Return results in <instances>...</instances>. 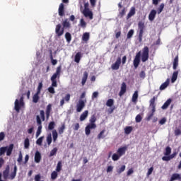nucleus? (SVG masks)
Segmentation results:
<instances>
[{
  "label": "nucleus",
  "instance_id": "nucleus-15",
  "mask_svg": "<svg viewBox=\"0 0 181 181\" xmlns=\"http://www.w3.org/2000/svg\"><path fill=\"white\" fill-rule=\"evenodd\" d=\"M64 4L63 3H61L59 6L58 8V13L59 16H64Z\"/></svg>",
  "mask_w": 181,
  "mask_h": 181
},
{
  "label": "nucleus",
  "instance_id": "nucleus-30",
  "mask_svg": "<svg viewBox=\"0 0 181 181\" xmlns=\"http://www.w3.org/2000/svg\"><path fill=\"white\" fill-rule=\"evenodd\" d=\"M135 7H132L129 13L127 16V19H129L132 16H134L135 15Z\"/></svg>",
  "mask_w": 181,
  "mask_h": 181
},
{
  "label": "nucleus",
  "instance_id": "nucleus-58",
  "mask_svg": "<svg viewBox=\"0 0 181 181\" xmlns=\"http://www.w3.org/2000/svg\"><path fill=\"white\" fill-rule=\"evenodd\" d=\"M54 87H55V86H53L52 85H51V86L49 88H48V91L51 94H54V93H56V91H54Z\"/></svg>",
  "mask_w": 181,
  "mask_h": 181
},
{
  "label": "nucleus",
  "instance_id": "nucleus-20",
  "mask_svg": "<svg viewBox=\"0 0 181 181\" xmlns=\"http://www.w3.org/2000/svg\"><path fill=\"white\" fill-rule=\"evenodd\" d=\"M169 84H170V79L167 78L166 81H165L163 83H162L161 86H160V90L161 91L165 90V88H167V87L169 86Z\"/></svg>",
  "mask_w": 181,
  "mask_h": 181
},
{
  "label": "nucleus",
  "instance_id": "nucleus-25",
  "mask_svg": "<svg viewBox=\"0 0 181 181\" xmlns=\"http://www.w3.org/2000/svg\"><path fill=\"white\" fill-rule=\"evenodd\" d=\"M81 57H83V55H81V52H78L76 54L74 57V62L75 63H80V60H81Z\"/></svg>",
  "mask_w": 181,
  "mask_h": 181
},
{
  "label": "nucleus",
  "instance_id": "nucleus-16",
  "mask_svg": "<svg viewBox=\"0 0 181 181\" xmlns=\"http://www.w3.org/2000/svg\"><path fill=\"white\" fill-rule=\"evenodd\" d=\"M25 105L22 104L21 105V102H19V100L16 99L15 101V110L17 112H19L21 111V108L23 107Z\"/></svg>",
  "mask_w": 181,
  "mask_h": 181
},
{
  "label": "nucleus",
  "instance_id": "nucleus-37",
  "mask_svg": "<svg viewBox=\"0 0 181 181\" xmlns=\"http://www.w3.org/2000/svg\"><path fill=\"white\" fill-rule=\"evenodd\" d=\"M65 39L67 43H70L71 42V34L70 33H65Z\"/></svg>",
  "mask_w": 181,
  "mask_h": 181
},
{
  "label": "nucleus",
  "instance_id": "nucleus-56",
  "mask_svg": "<svg viewBox=\"0 0 181 181\" xmlns=\"http://www.w3.org/2000/svg\"><path fill=\"white\" fill-rule=\"evenodd\" d=\"M40 115L41 117L42 121H45L46 117H45V110H40Z\"/></svg>",
  "mask_w": 181,
  "mask_h": 181
},
{
  "label": "nucleus",
  "instance_id": "nucleus-24",
  "mask_svg": "<svg viewBox=\"0 0 181 181\" xmlns=\"http://www.w3.org/2000/svg\"><path fill=\"white\" fill-rule=\"evenodd\" d=\"M181 180V176L178 173H174L172 175L170 181Z\"/></svg>",
  "mask_w": 181,
  "mask_h": 181
},
{
  "label": "nucleus",
  "instance_id": "nucleus-9",
  "mask_svg": "<svg viewBox=\"0 0 181 181\" xmlns=\"http://www.w3.org/2000/svg\"><path fill=\"white\" fill-rule=\"evenodd\" d=\"M121 66V57H118L113 64L111 66L112 70H118Z\"/></svg>",
  "mask_w": 181,
  "mask_h": 181
},
{
  "label": "nucleus",
  "instance_id": "nucleus-40",
  "mask_svg": "<svg viewBox=\"0 0 181 181\" xmlns=\"http://www.w3.org/2000/svg\"><path fill=\"white\" fill-rule=\"evenodd\" d=\"M131 132H132V127L128 126L124 128V134L126 135H129Z\"/></svg>",
  "mask_w": 181,
  "mask_h": 181
},
{
  "label": "nucleus",
  "instance_id": "nucleus-31",
  "mask_svg": "<svg viewBox=\"0 0 181 181\" xmlns=\"http://www.w3.org/2000/svg\"><path fill=\"white\" fill-rule=\"evenodd\" d=\"M82 40L83 42H88L90 40V33H84L82 36Z\"/></svg>",
  "mask_w": 181,
  "mask_h": 181
},
{
  "label": "nucleus",
  "instance_id": "nucleus-26",
  "mask_svg": "<svg viewBox=\"0 0 181 181\" xmlns=\"http://www.w3.org/2000/svg\"><path fill=\"white\" fill-rule=\"evenodd\" d=\"M87 117H88V110H85L80 116V121H86Z\"/></svg>",
  "mask_w": 181,
  "mask_h": 181
},
{
  "label": "nucleus",
  "instance_id": "nucleus-18",
  "mask_svg": "<svg viewBox=\"0 0 181 181\" xmlns=\"http://www.w3.org/2000/svg\"><path fill=\"white\" fill-rule=\"evenodd\" d=\"M176 155H177V153L174 152L173 154H171L168 156H163L162 158V160L165 161V162H169V160L173 159V158H175V156H176Z\"/></svg>",
  "mask_w": 181,
  "mask_h": 181
},
{
  "label": "nucleus",
  "instance_id": "nucleus-46",
  "mask_svg": "<svg viewBox=\"0 0 181 181\" xmlns=\"http://www.w3.org/2000/svg\"><path fill=\"white\" fill-rule=\"evenodd\" d=\"M57 153V148H54L49 153V158H52V156H54Z\"/></svg>",
  "mask_w": 181,
  "mask_h": 181
},
{
  "label": "nucleus",
  "instance_id": "nucleus-57",
  "mask_svg": "<svg viewBox=\"0 0 181 181\" xmlns=\"http://www.w3.org/2000/svg\"><path fill=\"white\" fill-rule=\"evenodd\" d=\"M54 122H49V125H48V129H49L50 131H52V129H54Z\"/></svg>",
  "mask_w": 181,
  "mask_h": 181
},
{
  "label": "nucleus",
  "instance_id": "nucleus-63",
  "mask_svg": "<svg viewBox=\"0 0 181 181\" xmlns=\"http://www.w3.org/2000/svg\"><path fill=\"white\" fill-rule=\"evenodd\" d=\"M70 94L68 93L66 95V96L63 98L65 101H66V103H69V101H70Z\"/></svg>",
  "mask_w": 181,
  "mask_h": 181
},
{
  "label": "nucleus",
  "instance_id": "nucleus-47",
  "mask_svg": "<svg viewBox=\"0 0 181 181\" xmlns=\"http://www.w3.org/2000/svg\"><path fill=\"white\" fill-rule=\"evenodd\" d=\"M125 168H126L125 165H122L121 168L117 169V173L119 175H121V173H122V172H124L125 170Z\"/></svg>",
  "mask_w": 181,
  "mask_h": 181
},
{
  "label": "nucleus",
  "instance_id": "nucleus-62",
  "mask_svg": "<svg viewBox=\"0 0 181 181\" xmlns=\"http://www.w3.org/2000/svg\"><path fill=\"white\" fill-rule=\"evenodd\" d=\"M152 172H153V167H151L147 172V176H151L152 175Z\"/></svg>",
  "mask_w": 181,
  "mask_h": 181
},
{
  "label": "nucleus",
  "instance_id": "nucleus-22",
  "mask_svg": "<svg viewBox=\"0 0 181 181\" xmlns=\"http://www.w3.org/2000/svg\"><path fill=\"white\" fill-rule=\"evenodd\" d=\"M16 172H18V167L16 165L14 166L13 171L11 173L8 179L11 180H13L15 177H16Z\"/></svg>",
  "mask_w": 181,
  "mask_h": 181
},
{
  "label": "nucleus",
  "instance_id": "nucleus-6",
  "mask_svg": "<svg viewBox=\"0 0 181 181\" xmlns=\"http://www.w3.org/2000/svg\"><path fill=\"white\" fill-rule=\"evenodd\" d=\"M36 119H37V124L38 125L37 130L36 132V138H39L40 134H42V119H40V116L37 115L36 116Z\"/></svg>",
  "mask_w": 181,
  "mask_h": 181
},
{
  "label": "nucleus",
  "instance_id": "nucleus-54",
  "mask_svg": "<svg viewBox=\"0 0 181 181\" xmlns=\"http://www.w3.org/2000/svg\"><path fill=\"white\" fill-rule=\"evenodd\" d=\"M80 25H81V28H85L87 26V23H86V21H84V19L81 18L80 20Z\"/></svg>",
  "mask_w": 181,
  "mask_h": 181
},
{
  "label": "nucleus",
  "instance_id": "nucleus-17",
  "mask_svg": "<svg viewBox=\"0 0 181 181\" xmlns=\"http://www.w3.org/2000/svg\"><path fill=\"white\" fill-rule=\"evenodd\" d=\"M50 112H52V104H49L47 106L46 110H45V115L47 120L50 118Z\"/></svg>",
  "mask_w": 181,
  "mask_h": 181
},
{
  "label": "nucleus",
  "instance_id": "nucleus-1",
  "mask_svg": "<svg viewBox=\"0 0 181 181\" xmlns=\"http://www.w3.org/2000/svg\"><path fill=\"white\" fill-rule=\"evenodd\" d=\"M141 59L142 63H145L149 60V47L148 46H145L142 49V53L141 51L136 54V56L133 60V66L134 69H138L139 64L141 63Z\"/></svg>",
  "mask_w": 181,
  "mask_h": 181
},
{
  "label": "nucleus",
  "instance_id": "nucleus-33",
  "mask_svg": "<svg viewBox=\"0 0 181 181\" xmlns=\"http://www.w3.org/2000/svg\"><path fill=\"white\" fill-rule=\"evenodd\" d=\"M179 74L178 71H175L173 72V76L171 77V83H175L176 80H177V75Z\"/></svg>",
  "mask_w": 181,
  "mask_h": 181
},
{
  "label": "nucleus",
  "instance_id": "nucleus-49",
  "mask_svg": "<svg viewBox=\"0 0 181 181\" xmlns=\"http://www.w3.org/2000/svg\"><path fill=\"white\" fill-rule=\"evenodd\" d=\"M42 88H43V83L42 82H40L37 88V93H38V94H40Z\"/></svg>",
  "mask_w": 181,
  "mask_h": 181
},
{
  "label": "nucleus",
  "instance_id": "nucleus-7",
  "mask_svg": "<svg viewBox=\"0 0 181 181\" xmlns=\"http://www.w3.org/2000/svg\"><path fill=\"white\" fill-rule=\"evenodd\" d=\"M55 33L58 37L63 36L64 34V28H62V24H58L56 25Z\"/></svg>",
  "mask_w": 181,
  "mask_h": 181
},
{
  "label": "nucleus",
  "instance_id": "nucleus-19",
  "mask_svg": "<svg viewBox=\"0 0 181 181\" xmlns=\"http://www.w3.org/2000/svg\"><path fill=\"white\" fill-rule=\"evenodd\" d=\"M62 26L64 29H70L71 28V24H70V22L69 21V19L66 18L63 22H62Z\"/></svg>",
  "mask_w": 181,
  "mask_h": 181
},
{
  "label": "nucleus",
  "instance_id": "nucleus-61",
  "mask_svg": "<svg viewBox=\"0 0 181 181\" xmlns=\"http://www.w3.org/2000/svg\"><path fill=\"white\" fill-rule=\"evenodd\" d=\"M146 76V74H145L144 71H141L139 74L140 78H145Z\"/></svg>",
  "mask_w": 181,
  "mask_h": 181
},
{
  "label": "nucleus",
  "instance_id": "nucleus-28",
  "mask_svg": "<svg viewBox=\"0 0 181 181\" xmlns=\"http://www.w3.org/2000/svg\"><path fill=\"white\" fill-rule=\"evenodd\" d=\"M64 129H66V123L62 122L61 127L58 128V132L59 135H62V134L64 133Z\"/></svg>",
  "mask_w": 181,
  "mask_h": 181
},
{
  "label": "nucleus",
  "instance_id": "nucleus-48",
  "mask_svg": "<svg viewBox=\"0 0 181 181\" xmlns=\"http://www.w3.org/2000/svg\"><path fill=\"white\" fill-rule=\"evenodd\" d=\"M62 161H59L57 165L56 172H60L62 170Z\"/></svg>",
  "mask_w": 181,
  "mask_h": 181
},
{
  "label": "nucleus",
  "instance_id": "nucleus-11",
  "mask_svg": "<svg viewBox=\"0 0 181 181\" xmlns=\"http://www.w3.org/2000/svg\"><path fill=\"white\" fill-rule=\"evenodd\" d=\"M127 93V83L125 82H123L121 86L120 91L119 93V97H122L124 94Z\"/></svg>",
  "mask_w": 181,
  "mask_h": 181
},
{
  "label": "nucleus",
  "instance_id": "nucleus-39",
  "mask_svg": "<svg viewBox=\"0 0 181 181\" xmlns=\"http://www.w3.org/2000/svg\"><path fill=\"white\" fill-rule=\"evenodd\" d=\"M105 129L102 130L98 135V139H104L105 138Z\"/></svg>",
  "mask_w": 181,
  "mask_h": 181
},
{
  "label": "nucleus",
  "instance_id": "nucleus-60",
  "mask_svg": "<svg viewBox=\"0 0 181 181\" xmlns=\"http://www.w3.org/2000/svg\"><path fill=\"white\" fill-rule=\"evenodd\" d=\"M47 142L48 145H50L52 144V134H49L47 136Z\"/></svg>",
  "mask_w": 181,
  "mask_h": 181
},
{
  "label": "nucleus",
  "instance_id": "nucleus-8",
  "mask_svg": "<svg viewBox=\"0 0 181 181\" xmlns=\"http://www.w3.org/2000/svg\"><path fill=\"white\" fill-rule=\"evenodd\" d=\"M83 16H85V18H88L90 21L93 19V11H91V10H90V8H85L83 9Z\"/></svg>",
  "mask_w": 181,
  "mask_h": 181
},
{
  "label": "nucleus",
  "instance_id": "nucleus-29",
  "mask_svg": "<svg viewBox=\"0 0 181 181\" xmlns=\"http://www.w3.org/2000/svg\"><path fill=\"white\" fill-rule=\"evenodd\" d=\"M12 151H13V144H10L9 146L7 147L6 151L7 156H11V155H12Z\"/></svg>",
  "mask_w": 181,
  "mask_h": 181
},
{
  "label": "nucleus",
  "instance_id": "nucleus-34",
  "mask_svg": "<svg viewBox=\"0 0 181 181\" xmlns=\"http://www.w3.org/2000/svg\"><path fill=\"white\" fill-rule=\"evenodd\" d=\"M39 94L37 92H36V93L33 96V102L35 103V104H36L37 103H38L39 100H40V97H39Z\"/></svg>",
  "mask_w": 181,
  "mask_h": 181
},
{
  "label": "nucleus",
  "instance_id": "nucleus-23",
  "mask_svg": "<svg viewBox=\"0 0 181 181\" xmlns=\"http://www.w3.org/2000/svg\"><path fill=\"white\" fill-rule=\"evenodd\" d=\"M173 70H176L177 69V66H179V56H176L173 62Z\"/></svg>",
  "mask_w": 181,
  "mask_h": 181
},
{
  "label": "nucleus",
  "instance_id": "nucleus-12",
  "mask_svg": "<svg viewBox=\"0 0 181 181\" xmlns=\"http://www.w3.org/2000/svg\"><path fill=\"white\" fill-rule=\"evenodd\" d=\"M34 160L35 163H40V161L42 160V154L39 151H37L35 153Z\"/></svg>",
  "mask_w": 181,
  "mask_h": 181
},
{
  "label": "nucleus",
  "instance_id": "nucleus-52",
  "mask_svg": "<svg viewBox=\"0 0 181 181\" xmlns=\"http://www.w3.org/2000/svg\"><path fill=\"white\" fill-rule=\"evenodd\" d=\"M23 159V156H22V151H20L18 154V158L17 159V162H18V163H22Z\"/></svg>",
  "mask_w": 181,
  "mask_h": 181
},
{
  "label": "nucleus",
  "instance_id": "nucleus-32",
  "mask_svg": "<svg viewBox=\"0 0 181 181\" xmlns=\"http://www.w3.org/2000/svg\"><path fill=\"white\" fill-rule=\"evenodd\" d=\"M87 78H88V73H87V71H85L83 73V76L82 78V81H81V84L82 86H84L87 81Z\"/></svg>",
  "mask_w": 181,
  "mask_h": 181
},
{
  "label": "nucleus",
  "instance_id": "nucleus-4",
  "mask_svg": "<svg viewBox=\"0 0 181 181\" xmlns=\"http://www.w3.org/2000/svg\"><path fill=\"white\" fill-rule=\"evenodd\" d=\"M138 27L139 29V42L141 43V42H142V37H144V29H145V23L142 21H140L138 23Z\"/></svg>",
  "mask_w": 181,
  "mask_h": 181
},
{
  "label": "nucleus",
  "instance_id": "nucleus-3",
  "mask_svg": "<svg viewBox=\"0 0 181 181\" xmlns=\"http://www.w3.org/2000/svg\"><path fill=\"white\" fill-rule=\"evenodd\" d=\"M61 73L62 66H59L57 68L56 72L51 76L50 80L52 87H57V79L59 80V78H60Z\"/></svg>",
  "mask_w": 181,
  "mask_h": 181
},
{
  "label": "nucleus",
  "instance_id": "nucleus-5",
  "mask_svg": "<svg viewBox=\"0 0 181 181\" xmlns=\"http://www.w3.org/2000/svg\"><path fill=\"white\" fill-rule=\"evenodd\" d=\"M86 103H87V100H79L78 103L76 104V112H81L86 107Z\"/></svg>",
  "mask_w": 181,
  "mask_h": 181
},
{
  "label": "nucleus",
  "instance_id": "nucleus-50",
  "mask_svg": "<svg viewBox=\"0 0 181 181\" xmlns=\"http://www.w3.org/2000/svg\"><path fill=\"white\" fill-rule=\"evenodd\" d=\"M119 158H121L120 156H119V155L117 153H114L113 155H112V160H114L115 162V161H117V160H118L119 159Z\"/></svg>",
  "mask_w": 181,
  "mask_h": 181
},
{
  "label": "nucleus",
  "instance_id": "nucleus-51",
  "mask_svg": "<svg viewBox=\"0 0 181 181\" xmlns=\"http://www.w3.org/2000/svg\"><path fill=\"white\" fill-rule=\"evenodd\" d=\"M155 114V111L153 112V109H151V113H150L147 117H146V120L147 121H151V119L152 118V117H153Z\"/></svg>",
  "mask_w": 181,
  "mask_h": 181
},
{
  "label": "nucleus",
  "instance_id": "nucleus-13",
  "mask_svg": "<svg viewBox=\"0 0 181 181\" xmlns=\"http://www.w3.org/2000/svg\"><path fill=\"white\" fill-rule=\"evenodd\" d=\"M127 149H128V147L127 146L120 147L117 149V153H118L120 157L123 156L125 152H127Z\"/></svg>",
  "mask_w": 181,
  "mask_h": 181
},
{
  "label": "nucleus",
  "instance_id": "nucleus-35",
  "mask_svg": "<svg viewBox=\"0 0 181 181\" xmlns=\"http://www.w3.org/2000/svg\"><path fill=\"white\" fill-rule=\"evenodd\" d=\"M29 146H30V141L29 138H26L24 141V148L25 149H29Z\"/></svg>",
  "mask_w": 181,
  "mask_h": 181
},
{
  "label": "nucleus",
  "instance_id": "nucleus-10",
  "mask_svg": "<svg viewBox=\"0 0 181 181\" xmlns=\"http://www.w3.org/2000/svg\"><path fill=\"white\" fill-rule=\"evenodd\" d=\"M11 170V168L9 165H6L5 170L3 171V177L4 180H6L9 179V170Z\"/></svg>",
  "mask_w": 181,
  "mask_h": 181
},
{
  "label": "nucleus",
  "instance_id": "nucleus-59",
  "mask_svg": "<svg viewBox=\"0 0 181 181\" xmlns=\"http://www.w3.org/2000/svg\"><path fill=\"white\" fill-rule=\"evenodd\" d=\"M136 122L139 123V122H141V121H142V116H141V115H137L136 116Z\"/></svg>",
  "mask_w": 181,
  "mask_h": 181
},
{
  "label": "nucleus",
  "instance_id": "nucleus-64",
  "mask_svg": "<svg viewBox=\"0 0 181 181\" xmlns=\"http://www.w3.org/2000/svg\"><path fill=\"white\" fill-rule=\"evenodd\" d=\"M166 123V118L165 117H163L160 121H159V124L160 125H164V124Z\"/></svg>",
  "mask_w": 181,
  "mask_h": 181
},
{
  "label": "nucleus",
  "instance_id": "nucleus-41",
  "mask_svg": "<svg viewBox=\"0 0 181 181\" xmlns=\"http://www.w3.org/2000/svg\"><path fill=\"white\" fill-rule=\"evenodd\" d=\"M58 136H59V135L57 134V132L56 130H53L52 131V138H53L54 142L57 141Z\"/></svg>",
  "mask_w": 181,
  "mask_h": 181
},
{
  "label": "nucleus",
  "instance_id": "nucleus-2",
  "mask_svg": "<svg viewBox=\"0 0 181 181\" xmlns=\"http://www.w3.org/2000/svg\"><path fill=\"white\" fill-rule=\"evenodd\" d=\"M97 121V117L95 115H93L89 119V124L85 127V134L88 136L91 134V129H95L97 128V124L95 122Z\"/></svg>",
  "mask_w": 181,
  "mask_h": 181
},
{
  "label": "nucleus",
  "instance_id": "nucleus-27",
  "mask_svg": "<svg viewBox=\"0 0 181 181\" xmlns=\"http://www.w3.org/2000/svg\"><path fill=\"white\" fill-rule=\"evenodd\" d=\"M171 103H172V99L171 98L168 99L161 107L162 110H167L168 107H169Z\"/></svg>",
  "mask_w": 181,
  "mask_h": 181
},
{
  "label": "nucleus",
  "instance_id": "nucleus-21",
  "mask_svg": "<svg viewBox=\"0 0 181 181\" xmlns=\"http://www.w3.org/2000/svg\"><path fill=\"white\" fill-rule=\"evenodd\" d=\"M156 16V10H151L148 15V19L152 22L153 21L155 20V18Z\"/></svg>",
  "mask_w": 181,
  "mask_h": 181
},
{
  "label": "nucleus",
  "instance_id": "nucleus-44",
  "mask_svg": "<svg viewBox=\"0 0 181 181\" xmlns=\"http://www.w3.org/2000/svg\"><path fill=\"white\" fill-rule=\"evenodd\" d=\"M57 176H58L57 171H53L51 173V179L52 180H56V179H57Z\"/></svg>",
  "mask_w": 181,
  "mask_h": 181
},
{
  "label": "nucleus",
  "instance_id": "nucleus-42",
  "mask_svg": "<svg viewBox=\"0 0 181 181\" xmlns=\"http://www.w3.org/2000/svg\"><path fill=\"white\" fill-rule=\"evenodd\" d=\"M43 139H45V136H44L40 137V138L36 141L37 145H39V146H42V144L43 143Z\"/></svg>",
  "mask_w": 181,
  "mask_h": 181
},
{
  "label": "nucleus",
  "instance_id": "nucleus-45",
  "mask_svg": "<svg viewBox=\"0 0 181 181\" xmlns=\"http://www.w3.org/2000/svg\"><path fill=\"white\" fill-rule=\"evenodd\" d=\"M107 107H112L114 105V100L113 99H109L106 102Z\"/></svg>",
  "mask_w": 181,
  "mask_h": 181
},
{
  "label": "nucleus",
  "instance_id": "nucleus-36",
  "mask_svg": "<svg viewBox=\"0 0 181 181\" xmlns=\"http://www.w3.org/2000/svg\"><path fill=\"white\" fill-rule=\"evenodd\" d=\"M132 101L133 103H136V101H138V90H136L134 93V94L132 95Z\"/></svg>",
  "mask_w": 181,
  "mask_h": 181
},
{
  "label": "nucleus",
  "instance_id": "nucleus-55",
  "mask_svg": "<svg viewBox=\"0 0 181 181\" xmlns=\"http://www.w3.org/2000/svg\"><path fill=\"white\" fill-rule=\"evenodd\" d=\"M163 8H165V4L163 3H162L159 8H158V13H162V11H163Z\"/></svg>",
  "mask_w": 181,
  "mask_h": 181
},
{
  "label": "nucleus",
  "instance_id": "nucleus-38",
  "mask_svg": "<svg viewBox=\"0 0 181 181\" xmlns=\"http://www.w3.org/2000/svg\"><path fill=\"white\" fill-rule=\"evenodd\" d=\"M172 153V148L170 146L165 148V151L164 152L165 156H169Z\"/></svg>",
  "mask_w": 181,
  "mask_h": 181
},
{
  "label": "nucleus",
  "instance_id": "nucleus-14",
  "mask_svg": "<svg viewBox=\"0 0 181 181\" xmlns=\"http://www.w3.org/2000/svg\"><path fill=\"white\" fill-rule=\"evenodd\" d=\"M157 98H156V96H153V98L150 100V107L151 108V110H153V112L156 111V105L155 104V101H156Z\"/></svg>",
  "mask_w": 181,
  "mask_h": 181
},
{
  "label": "nucleus",
  "instance_id": "nucleus-43",
  "mask_svg": "<svg viewBox=\"0 0 181 181\" xmlns=\"http://www.w3.org/2000/svg\"><path fill=\"white\" fill-rule=\"evenodd\" d=\"M7 149H8V146L1 147L0 148V156H2V155H5V152H6Z\"/></svg>",
  "mask_w": 181,
  "mask_h": 181
},
{
  "label": "nucleus",
  "instance_id": "nucleus-53",
  "mask_svg": "<svg viewBox=\"0 0 181 181\" xmlns=\"http://www.w3.org/2000/svg\"><path fill=\"white\" fill-rule=\"evenodd\" d=\"M132 36H134V30L132 29L128 32L127 39H131Z\"/></svg>",
  "mask_w": 181,
  "mask_h": 181
}]
</instances>
